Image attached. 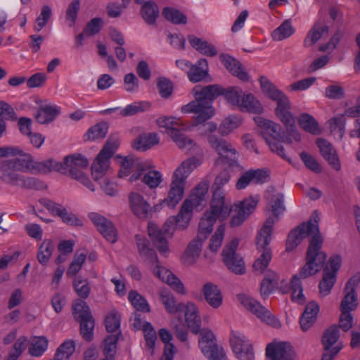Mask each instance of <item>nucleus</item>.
<instances>
[{
    "label": "nucleus",
    "mask_w": 360,
    "mask_h": 360,
    "mask_svg": "<svg viewBox=\"0 0 360 360\" xmlns=\"http://www.w3.org/2000/svg\"><path fill=\"white\" fill-rule=\"evenodd\" d=\"M195 100L181 107L184 114L194 113L195 125L202 124L211 119L215 113L212 102L220 95H223L227 102L234 107H238L243 94V91L236 86L224 89L220 85L213 84L205 87L195 86L193 89Z\"/></svg>",
    "instance_id": "obj_1"
},
{
    "label": "nucleus",
    "mask_w": 360,
    "mask_h": 360,
    "mask_svg": "<svg viewBox=\"0 0 360 360\" xmlns=\"http://www.w3.org/2000/svg\"><path fill=\"white\" fill-rule=\"evenodd\" d=\"M274 224L273 217L267 218L257 236V248L261 255L254 262L253 268L257 274H264L260 285L261 295L264 299L278 286L279 281V276L276 272L267 269L272 257L269 245Z\"/></svg>",
    "instance_id": "obj_2"
},
{
    "label": "nucleus",
    "mask_w": 360,
    "mask_h": 360,
    "mask_svg": "<svg viewBox=\"0 0 360 360\" xmlns=\"http://www.w3.org/2000/svg\"><path fill=\"white\" fill-rule=\"evenodd\" d=\"M193 209L195 207L191 205L188 201H184L179 214L176 217H170L165 223L162 229H160L154 223H148V235L160 254L167 256L169 252L165 235L172 236L175 229H186L191 219Z\"/></svg>",
    "instance_id": "obj_3"
},
{
    "label": "nucleus",
    "mask_w": 360,
    "mask_h": 360,
    "mask_svg": "<svg viewBox=\"0 0 360 360\" xmlns=\"http://www.w3.org/2000/svg\"><path fill=\"white\" fill-rule=\"evenodd\" d=\"M319 214L317 210L313 211L309 221L302 226L311 234L310 244L307 252V263L301 269V276L306 277L314 275L320 271L326 259V254L321 251L323 239L319 235Z\"/></svg>",
    "instance_id": "obj_4"
},
{
    "label": "nucleus",
    "mask_w": 360,
    "mask_h": 360,
    "mask_svg": "<svg viewBox=\"0 0 360 360\" xmlns=\"http://www.w3.org/2000/svg\"><path fill=\"white\" fill-rule=\"evenodd\" d=\"M260 84L263 93L273 101H276L277 106L275 113L285 126L287 134L292 136L295 141L300 142L301 134L295 126V117L290 112L291 106L289 98L266 78L262 77Z\"/></svg>",
    "instance_id": "obj_5"
},
{
    "label": "nucleus",
    "mask_w": 360,
    "mask_h": 360,
    "mask_svg": "<svg viewBox=\"0 0 360 360\" xmlns=\"http://www.w3.org/2000/svg\"><path fill=\"white\" fill-rule=\"evenodd\" d=\"M231 211V202L225 199L224 191L219 184H217L210 203V210L205 212L200 221L198 238L205 240L212 231L216 220H224Z\"/></svg>",
    "instance_id": "obj_6"
},
{
    "label": "nucleus",
    "mask_w": 360,
    "mask_h": 360,
    "mask_svg": "<svg viewBox=\"0 0 360 360\" xmlns=\"http://www.w3.org/2000/svg\"><path fill=\"white\" fill-rule=\"evenodd\" d=\"M136 240L140 256L146 262L151 265H155L153 274L178 293L186 294V290L181 281L171 271L159 266L157 254L153 249L149 248L148 240L143 236L136 235Z\"/></svg>",
    "instance_id": "obj_7"
},
{
    "label": "nucleus",
    "mask_w": 360,
    "mask_h": 360,
    "mask_svg": "<svg viewBox=\"0 0 360 360\" xmlns=\"http://www.w3.org/2000/svg\"><path fill=\"white\" fill-rule=\"evenodd\" d=\"M256 124L260 128V134L269 145L271 150L285 160H288L282 143H292V136L285 132L281 125L262 117L254 118Z\"/></svg>",
    "instance_id": "obj_8"
},
{
    "label": "nucleus",
    "mask_w": 360,
    "mask_h": 360,
    "mask_svg": "<svg viewBox=\"0 0 360 360\" xmlns=\"http://www.w3.org/2000/svg\"><path fill=\"white\" fill-rule=\"evenodd\" d=\"M115 159L120 165L118 176L124 178L129 176L133 168L135 172L130 178V180H161V173L155 169L153 166L139 162V160L132 156H122L117 155Z\"/></svg>",
    "instance_id": "obj_9"
},
{
    "label": "nucleus",
    "mask_w": 360,
    "mask_h": 360,
    "mask_svg": "<svg viewBox=\"0 0 360 360\" xmlns=\"http://www.w3.org/2000/svg\"><path fill=\"white\" fill-rule=\"evenodd\" d=\"M157 124L160 127L168 130L167 133L179 148L190 150L195 146V142L182 131L186 127L179 118L172 116L160 117L157 120Z\"/></svg>",
    "instance_id": "obj_10"
},
{
    "label": "nucleus",
    "mask_w": 360,
    "mask_h": 360,
    "mask_svg": "<svg viewBox=\"0 0 360 360\" xmlns=\"http://www.w3.org/2000/svg\"><path fill=\"white\" fill-rule=\"evenodd\" d=\"M63 169L60 174L68 175L75 180H85L87 179L84 169H87L89 161L88 158L79 153H74L65 155L60 162Z\"/></svg>",
    "instance_id": "obj_11"
},
{
    "label": "nucleus",
    "mask_w": 360,
    "mask_h": 360,
    "mask_svg": "<svg viewBox=\"0 0 360 360\" xmlns=\"http://www.w3.org/2000/svg\"><path fill=\"white\" fill-rule=\"evenodd\" d=\"M18 156L19 158L6 160L0 165V179L17 180L18 172L31 173L32 155L23 151V153Z\"/></svg>",
    "instance_id": "obj_12"
},
{
    "label": "nucleus",
    "mask_w": 360,
    "mask_h": 360,
    "mask_svg": "<svg viewBox=\"0 0 360 360\" xmlns=\"http://www.w3.org/2000/svg\"><path fill=\"white\" fill-rule=\"evenodd\" d=\"M230 346L236 357L239 360H255L252 342L243 333L232 331L229 337Z\"/></svg>",
    "instance_id": "obj_13"
},
{
    "label": "nucleus",
    "mask_w": 360,
    "mask_h": 360,
    "mask_svg": "<svg viewBox=\"0 0 360 360\" xmlns=\"http://www.w3.org/2000/svg\"><path fill=\"white\" fill-rule=\"evenodd\" d=\"M238 299L243 306L262 321L274 328H279L281 322L256 300L246 295H238Z\"/></svg>",
    "instance_id": "obj_14"
},
{
    "label": "nucleus",
    "mask_w": 360,
    "mask_h": 360,
    "mask_svg": "<svg viewBox=\"0 0 360 360\" xmlns=\"http://www.w3.org/2000/svg\"><path fill=\"white\" fill-rule=\"evenodd\" d=\"M199 347L202 354L210 360H227L224 350L219 347L214 335L210 330H201Z\"/></svg>",
    "instance_id": "obj_15"
},
{
    "label": "nucleus",
    "mask_w": 360,
    "mask_h": 360,
    "mask_svg": "<svg viewBox=\"0 0 360 360\" xmlns=\"http://www.w3.org/2000/svg\"><path fill=\"white\" fill-rule=\"evenodd\" d=\"M238 244L237 238L233 239L224 247L221 255L223 262L230 271L236 274L243 275L245 273V266L242 257L236 253Z\"/></svg>",
    "instance_id": "obj_16"
},
{
    "label": "nucleus",
    "mask_w": 360,
    "mask_h": 360,
    "mask_svg": "<svg viewBox=\"0 0 360 360\" xmlns=\"http://www.w3.org/2000/svg\"><path fill=\"white\" fill-rule=\"evenodd\" d=\"M207 140L211 147L217 152L220 158L216 162V169L217 170L221 169L219 167L220 160H225L229 165H233L237 161L236 150L231 143L215 135H210Z\"/></svg>",
    "instance_id": "obj_17"
},
{
    "label": "nucleus",
    "mask_w": 360,
    "mask_h": 360,
    "mask_svg": "<svg viewBox=\"0 0 360 360\" xmlns=\"http://www.w3.org/2000/svg\"><path fill=\"white\" fill-rule=\"evenodd\" d=\"M39 202L45 207L53 216L60 218L63 223L74 226L83 225L82 221L76 214L68 212L61 204L48 198H41L39 200Z\"/></svg>",
    "instance_id": "obj_18"
},
{
    "label": "nucleus",
    "mask_w": 360,
    "mask_h": 360,
    "mask_svg": "<svg viewBox=\"0 0 360 360\" xmlns=\"http://www.w3.org/2000/svg\"><path fill=\"white\" fill-rule=\"evenodd\" d=\"M268 360H296L297 354L289 342H272L266 347Z\"/></svg>",
    "instance_id": "obj_19"
},
{
    "label": "nucleus",
    "mask_w": 360,
    "mask_h": 360,
    "mask_svg": "<svg viewBox=\"0 0 360 360\" xmlns=\"http://www.w3.org/2000/svg\"><path fill=\"white\" fill-rule=\"evenodd\" d=\"M259 197L255 195L240 201L236 206V214L231 218L230 224L232 227L240 226L255 210Z\"/></svg>",
    "instance_id": "obj_20"
},
{
    "label": "nucleus",
    "mask_w": 360,
    "mask_h": 360,
    "mask_svg": "<svg viewBox=\"0 0 360 360\" xmlns=\"http://www.w3.org/2000/svg\"><path fill=\"white\" fill-rule=\"evenodd\" d=\"M89 217L108 241L111 243L117 241V231L111 221L96 212L90 213Z\"/></svg>",
    "instance_id": "obj_21"
},
{
    "label": "nucleus",
    "mask_w": 360,
    "mask_h": 360,
    "mask_svg": "<svg viewBox=\"0 0 360 360\" xmlns=\"http://www.w3.org/2000/svg\"><path fill=\"white\" fill-rule=\"evenodd\" d=\"M319 151L323 158L335 170H340L341 165L337 155L336 150L328 141L319 138L316 141Z\"/></svg>",
    "instance_id": "obj_22"
},
{
    "label": "nucleus",
    "mask_w": 360,
    "mask_h": 360,
    "mask_svg": "<svg viewBox=\"0 0 360 360\" xmlns=\"http://www.w3.org/2000/svg\"><path fill=\"white\" fill-rule=\"evenodd\" d=\"M110 160L106 156L98 153L91 165V174L94 180L101 179L109 173Z\"/></svg>",
    "instance_id": "obj_23"
},
{
    "label": "nucleus",
    "mask_w": 360,
    "mask_h": 360,
    "mask_svg": "<svg viewBox=\"0 0 360 360\" xmlns=\"http://www.w3.org/2000/svg\"><path fill=\"white\" fill-rule=\"evenodd\" d=\"M63 169L60 162L54 158H49L42 161H34L32 160L31 173L46 174L52 172H56L60 174Z\"/></svg>",
    "instance_id": "obj_24"
},
{
    "label": "nucleus",
    "mask_w": 360,
    "mask_h": 360,
    "mask_svg": "<svg viewBox=\"0 0 360 360\" xmlns=\"http://www.w3.org/2000/svg\"><path fill=\"white\" fill-rule=\"evenodd\" d=\"M202 292L206 302L214 309L219 308L223 300V296L218 286L212 283H206L202 288Z\"/></svg>",
    "instance_id": "obj_25"
},
{
    "label": "nucleus",
    "mask_w": 360,
    "mask_h": 360,
    "mask_svg": "<svg viewBox=\"0 0 360 360\" xmlns=\"http://www.w3.org/2000/svg\"><path fill=\"white\" fill-rule=\"evenodd\" d=\"M185 309V319L188 327L191 331L197 334L200 329L201 319L199 315V311L196 305L193 302H188L184 304V309Z\"/></svg>",
    "instance_id": "obj_26"
},
{
    "label": "nucleus",
    "mask_w": 360,
    "mask_h": 360,
    "mask_svg": "<svg viewBox=\"0 0 360 360\" xmlns=\"http://www.w3.org/2000/svg\"><path fill=\"white\" fill-rule=\"evenodd\" d=\"M208 188L209 185L206 181L200 182L193 191L189 198L185 201H188L195 210H201L202 207L206 204Z\"/></svg>",
    "instance_id": "obj_27"
},
{
    "label": "nucleus",
    "mask_w": 360,
    "mask_h": 360,
    "mask_svg": "<svg viewBox=\"0 0 360 360\" xmlns=\"http://www.w3.org/2000/svg\"><path fill=\"white\" fill-rule=\"evenodd\" d=\"M319 311V304L312 301L309 302L300 319V324L302 331L308 330L315 323Z\"/></svg>",
    "instance_id": "obj_28"
},
{
    "label": "nucleus",
    "mask_w": 360,
    "mask_h": 360,
    "mask_svg": "<svg viewBox=\"0 0 360 360\" xmlns=\"http://www.w3.org/2000/svg\"><path fill=\"white\" fill-rule=\"evenodd\" d=\"M220 60L225 68L234 76H236L242 81L248 80V75L244 70L240 62L227 54H221Z\"/></svg>",
    "instance_id": "obj_29"
},
{
    "label": "nucleus",
    "mask_w": 360,
    "mask_h": 360,
    "mask_svg": "<svg viewBox=\"0 0 360 360\" xmlns=\"http://www.w3.org/2000/svg\"><path fill=\"white\" fill-rule=\"evenodd\" d=\"M184 188V181H172L168 196L163 200V203L170 208H174L183 198Z\"/></svg>",
    "instance_id": "obj_30"
},
{
    "label": "nucleus",
    "mask_w": 360,
    "mask_h": 360,
    "mask_svg": "<svg viewBox=\"0 0 360 360\" xmlns=\"http://www.w3.org/2000/svg\"><path fill=\"white\" fill-rule=\"evenodd\" d=\"M201 163L200 160L195 157L188 158L175 169L172 180H186L190 174Z\"/></svg>",
    "instance_id": "obj_31"
},
{
    "label": "nucleus",
    "mask_w": 360,
    "mask_h": 360,
    "mask_svg": "<svg viewBox=\"0 0 360 360\" xmlns=\"http://www.w3.org/2000/svg\"><path fill=\"white\" fill-rule=\"evenodd\" d=\"M208 63L205 58L198 60L195 65H192L191 69L187 72L189 80L196 83L203 80L208 75Z\"/></svg>",
    "instance_id": "obj_32"
},
{
    "label": "nucleus",
    "mask_w": 360,
    "mask_h": 360,
    "mask_svg": "<svg viewBox=\"0 0 360 360\" xmlns=\"http://www.w3.org/2000/svg\"><path fill=\"white\" fill-rule=\"evenodd\" d=\"M129 205L136 216L140 218L147 217L150 205L141 195L136 193H131L129 195Z\"/></svg>",
    "instance_id": "obj_33"
},
{
    "label": "nucleus",
    "mask_w": 360,
    "mask_h": 360,
    "mask_svg": "<svg viewBox=\"0 0 360 360\" xmlns=\"http://www.w3.org/2000/svg\"><path fill=\"white\" fill-rule=\"evenodd\" d=\"M328 31L329 27L327 25H324L321 21H316L304 39V46L310 47L313 46L321 39L324 33H328Z\"/></svg>",
    "instance_id": "obj_34"
},
{
    "label": "nucleus",
    "mask_w": 360,
    "mask_h": 360,
    "mask_svg": "<svg viewBox=\"0 0 360 360\" xmlns=\"http://www.w3.org/2000/svg\"><path fill=\"white\" fill-rule=\"evenodd\" d=\"M265 197L270 201L271 211L275 217L278 216L285 211L283 195L276 193L274 187L268 188Z\"/></svg>",
    "instance_id": "obj_35"
},
{
    "label": "nucleus",
    "mask_w": 360,
    "mask_h": 360,
    "mask_svg": "<svg viewBox=\"0 0 360 360\" xmlns=\"http://www.w3.org/2000/svg\"><path fill=\"white\" fill-rule=\"evenodd\" d=\"M238 108L241 111L252 113L259 114L263 111L261 103L251 94H243Z\"/></svg>",
    "instance_id": "obj_36"
},
{
    "label": "nucleus",
    "mask_w": 360,
    "mask_h": 360,
    "mask_svg": "<svg viewBox=\"0 0 360 360\" xmlns=\"http://www.w3.org/2000/svg\"><path fill=\"white\" fill-rule=\"evenodd\" d=\"M59 113V108L56 105H44L40 107L35 118L40 124H48L53 121Z\"/></svg>",
    "instance_id": "obj_37"
},
{
    "label": "nucleus",
    "mask_w": 360,
    "mask_h": 360,
    "mask_svg": "<svg viewBox=\"0 0 360 360\" xmlns=\"http://www.w3.org/2000/svg\"><path fill=\"white\" fill-rule=\"evenodd\" d=\"M204 240H205L198 238L197 236L195 239L193 240L188 244L183 256V259L186 264H191L198 258Z\"/></svg>",
    "instance_id": "obj_38"
},
{
    "label": "nucleus",
    "mask_w": 360,
    "mask_h": 360,
    "mask_svg": "<svg viewBox=\"0 0 360 360\" xmlns=\"http://www.w3.org/2000/svg\"><path fill=\"white\" fill-rule=\"evenodd\" d=\"M159 143V138L155 133H149L139 136L133 142V148L136 150L145 151Z\"/></svg>",
    "instance_id": "obj_39"
},
{
    "label": "nucleus",
    "mask_w": 360,
    "mask_h": 360,
    "mask_svg": "<svg viewBox=\"0 0 360 360\" xmlns=\"http://www.w3.org/2000/svg\"><path fill=\"white\" fill-rule=\"evenodd\" d=\"M297 122L300 127L305 131L313 135L321 134L319 124L312 115L308 113H302L299 116Z\"/></svg>",
    "instance_id": "obj_40"
},
{
    "label": "nucleus",
    "mask_w": 360,
    "mask_h": 360,
    "mask_svg": "<svg viewBox=\"0 0 360 360\" xmlns=\"http://www.w3.org/2000/svg\"><path fill=\"white\" fill-rule=\"evenodd\" d=\"M49 341L45 336H34L30 339L29 354L32 356L39 357L47 350Z\"/></svg>",
    "instance_id": "obj_41"
},
{
    "label": "nucleus",
    "mask_w": 360,
    "mask_h": 360,
    "mask_svg": "<svg viewBox=\"0 0 360 360\" xmlns=\"http://www.w3.org/2000/svg\"><path fill=\"white\" fill-rule=\"evenodd\" d=\"M311 234L301 225L292 231L288 237L286 242V250L291 251L294 250L302 240Z\"/></svg>",
    "instance_id": "obj_42"
},
{
    "label": "nucleus",
    "mask_w": 360,
    "mask_h": 360,
    "mask_svg": "<svg viewBox=\"0 0 360 360\" xmlns=\"http://www.w3.org/2000/svg\"><path fill=\"white\" fill-rule=\"evenodd\" d=\"M141 14L146 23L154 25L159 16V9L155 3L147 1L142 6Z\"/></svg>",
    "instance_id": "obj_43"
},
{
    "label": "nucleus",
    "mask_w": 360,
    "mask_h": 360,
    "mask_svg": "<svg viewBox=\"0 0 360 360\" xmlns=\"http://www.w3.org/2000/svg\"><path fill=\"white\" fill-rule=\"evenodd\" d=\"M160 300L164 304L166 310L169 314H174L177 311H183L184 304H176L174 297L169 292L162 290L160 293Z\"/></svg>",
    "instance_id": "obj_44"
},
{
    "label": "nucleus",
    "mask_w": 360,
    "mask_h": 360,
    "mask_svg": "<svg viewBox=\"0 0 360 360\" xmlns=\"http://www.w3.org/2000/svg\"><path fill=\"white\" fill-rule=\"evenodd\" d=\"M311 275H309L306 277L301 276V271H300L299 276L297 274L294 275L291 279V289H292V300L299 304H302L304 302V296L303 294V289L301 285V278H306Z\"/></svg>",
    "instance_id": "obj_45"
},
{
    "label": "nucleus",
    "mask_w": 360,
    "mask_h": 360,
    "mask_svg": "<svg viewBox=\"0 0 360 360\" xmlns=\"http://www.w3.org/2000/svg\"><path fill=\"white\" fill-rule=\"evenodd\" d=\"M294 32V27L290 21L287 20L272 32L271 37L273 40L279 41L290 37Z\"/></svg>",
    "instance_id": "obj_46"
},
{
    "label": "nucleus",
    "mask_w": 360,
    "mask_h": 360,
    "mask_svg": "<svg viewBox=\"0 0 360 360\" xmlns=\"http://www.w3.org/2000/svg\"><path fill=\"white\" fill-rule=\"evenodd\" d=\"M150 104L147 101H136L126 105L120 112V115L123 117L134 115L139 112H144L148 110Z\"/></svg>",
    "instance_id": "obj_47"
},
{
    "label": "nucleus",
    "mask_w": 360,
    "mask_h": 360,
    "mask_svg": "<svg viewBox=\"0 0 360 360\" xmlns=\"http://www.w3.org/2000/svg\"><path fill=\"white\" fill-rule=\"evenodd\" d=\"M53 249L54 246L51 240H44L39 245L37 252V260L41 265H46Z\"/></svg>",
    "instance_id": "obj_48"
},
{
    "label": "nucleus",
    "mask_w": 360,
    "mask_h": 360,
    "mask_svg": "<svg viewBox=\"0 0 360 360\" xmlns=\"http://www.w3.org/2000/svg\"><path fill=\"white\" fill-rule=\"evenodd\" d=\"M72 314L77 321H82L86 319H91L90 309L86 302L83 300H77L72 305Z\"/></svg>",
    "instance_id": "obj_49"
},
{
    "label": "nucleus",
    "mask_w": 360,
    "mask_h": 360,
    "mask_svg": "<svg viewBox=\"0 0 360 360\" xmlns=\"http://www.w3.org/2000/svg\"><path fill=\"white\" fill-rule=\"evenodd\" d=\"M128 300L137 311L143 312H148L150 311L147 300L136 290H131L129 292Z\"/></svg>",
    "instance_id": "obj_50"
},
{
    "label": "nucleus",
    "mask_w": 360,
    "mask_h": 360,
    "mask_svg": "<svg viewBox=\"0 0 360 360\" xmlns=\"http://www.w3.org/2000/svg\"><path fill=\"white\" fill-rule=\"evenodd\" d=\"M118 339V335H110L105 339L103 348L105 360H114Z\"/></svg>",
    "instance_id": "obj_51"
},
{
    "label": "nucleus",
    "mask_w": 360,
    "mask_h": 360,
    "mask_svg": "<svg viewBox=\"0 0 360 360\" xmlns=\"http://www.w3.org/2000/svg\"><path fill=\"white\" fill-rule=\"evenodd\" d=\"M162 14L168 21L173 24H186L187 22L186 16L176 8L166 7L163 9Z\"/></svg>",
    "instance_id": "obj_52"
},
{
    "label": "nucleus",
    "mask_w": 360,
    "mask_h": 360,
    "mask_svg": "<svg viewBox=\"0 0 360 360\" xmlns=\"http://www.w3.org/2000/svg\"><path fill=\"white\" fill-rule=\"evenodd\" d=\"M108 126L105 122L98 123L90 127L86 134V140L95 141L105 137L108 133Z\"/></svg>",
    "instance_id": "obj_53"
},
{
    "label": "nucleus",
    "mask_w": 360,
    "mask_h": 360,
    "mask_svg": "<svg viewBox=\"0 0 360 360\" xmlns=\"http://www.w3.org/2000/svg\"><path fill=\"white\" fill-rule=\"evenodd\" d=\"M340 337L338 327L336 325L329 327L323 333L322 337V343L324 349H329L336 343Z\"/></svg>",
    "instance_id": "obj_54"
},
{
    "label": "nucleus",
    "mask_w": 360,
    "mask_h": 360,
    "mask_svg": "<svg viewBox=\"0 0 360 360\" xmlns=\"http://www.w3.org/2000/svg\"><path fill=\"white\" fill-rule=\"evenodd\" d=\"M143 331L144 333L146 346L149 349L150 354L153 355L154 354V349L157 340L156 332L151 323L149 322H145L143 323Z\"/></svg>",
    "instance_id": "obj_55"
},
{
    "label": "nucleus",
    "mask_w": 360,
    "mask_h": 360,
    "mask_svg": "<svg viewBox=\"0 0 360 360\" xmlns=\"http://www.w3.org/2000/svg\"><path fill=\"white\" fill-rule=\"evenodd\" d=\"M337 276L334 274L330 275L329 272L323 271L322 280L320 281L319 288V293L322 297L328 295L336 282Z\"/></svg>",
    "instance_id": "obj_56"
},
{
    "label": "nucleus",
    "mask_w": 360,
    "mask_h": 360,
    "mask_svg": "<svg viewBox=\"0 0 360 360\" xmlns=\"http://www.w3.org/2000/svg\"><path fill=\"white\" fill-rule=\"evenodd\" d=\"M240 119L234 115L229 116L225 118L219 128V132L222 136L228 135L235 129L238 128L240 124Z\"/></svg>",
    "instance_id": "obj_57"
},
{
    "label": "nucleus",
    "mask_w": 360,
    "mask_h": 360,
    "mask_svg": "<svg viewBox=\"0 0 360 360\" xmlns=\"http://www.w3.org/2000/svg\"><path fill=\"white\" fill-rule=\"evenodd\" d=\"M270 177V171L266 168L251 169L246 171L238 180H264Z\"/></svg>",
    "instance_id": "obj_58"
},
{
    "label": "nucleus",
    "mask_w": 360,
    "mask_h": 360,
    "mask_svg": "<svg viewBox=\"0 0 360 360\" xmlns=\"http://www.w3.org/2000/svg\"><path fill=\"white\" fill-rule=\"evenodd\" d=\"M120 146L118 135H112L106 141L99 153L111 159Z\"/></svg>",
    "instance_id": "obj_59"
},
{
    "label": "nucleus",
    "mask_w": 360,
    "mask_h": 360,
    "mask_svg": "<svg viewBox=\"0 0 360 360\" xmlns=\"http://www.w3.org/2000/svg\"><path fill=\"white\" fill-rule=\"evenodd\" d=\"M105 325L108 333L117 330L120 326V315L115 309L108 312L105 319Z\"/></svg>",
    "instance_id": "obj_60"
},
{
    "label": "nucleus",
    "mask_w": 360,
    "mask_h": 360,
    "mask_svg": "<svg viewBox=\"0 0 360 360\" xmlns=\"http://www.w3.org/2000/svg\"><path fill=\"white\" fill-rule=\"evenodd\" d=\"M331 132H337L338 138L342 139L345 129V117L344 115H338L329 120Z\"/></svg>",
    "instance_id": "obj_61"
},
{
    "label": "nucleus",
    "mask_w": 360,
    "mask_h": 360,
    "mask_svg": "<svg viewBox=\"0 0 360 360\" xmlns=\"http://www.w3.org/2000/svg\"><path fill=\"white\" fill-rule=\"evenodd\" d=\"M86 258V252H76L73 260L68 269L67 274L68 276H75L82 269V264L84 263Z\"/></svg>",
    "instance_id": "obj_62"
},
{
    "label": "nucleus",
    "mask_w": 360,
    "mask_h": 360,
    "mask_svg": "<svg viewBox=\"0 0 360 360\" xmlns=\"http://www.w3.org/2000/svg\"><path fill=\"white\" fill-rule=\"evenodd\" d=\"M345 292L346 294L341 302L340 310L341 311L350 312L357 307V295L348 291H345Z\"/></svg>",
    "instance_id": "obj_63"
},
{
    "label": "nucleus",
    "mask_w": 360,
    "mask_h": 360,
    "mask_svg": "<svg viewBox=\"0 0 360 360\" xmlns=\"http://www.w3.org/2000/svg\"><path fill=\"white\" fill-rule=\"evenodd\" d=\"M225 232V226L224 224L220 225L216 230L214 234L210 239L209 248L212 252H217L221 247L222 240L224 239Z\"/></svg>",
    "instance_id": "obj_64"
}]
</instances>
